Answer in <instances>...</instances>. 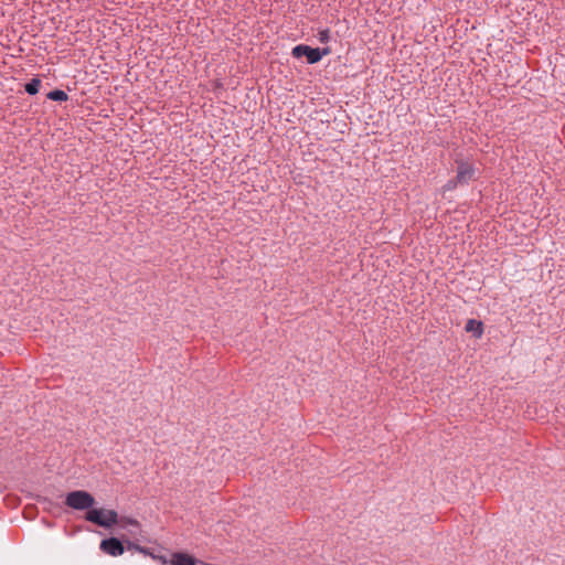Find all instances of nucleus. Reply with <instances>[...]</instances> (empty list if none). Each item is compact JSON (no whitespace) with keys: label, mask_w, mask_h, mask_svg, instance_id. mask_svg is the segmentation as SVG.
Instances as JSON below:
<instances>
[{"label":"nucleus","mask_w":565,"mask_h":565,"mask_svg":"<svg viewBox=\"0 0 565 565\" xmlns=\"http://www.w3.org/2000/svg\"><path fill=\"white\" fill-rule=\"evenodd\" d=\"M170 565H196L198 561L186 553H174L170 561Z\"/></svg>","instance_id":"423d86ee"},{"label":"nucleus","mask_w":565,"mask_h":565,"mask_svg":"<svg viewBox=\"0 0 565 565\" xmlns=\"http://www.w3.org/2000/svg\"><path fill=\"white\" fill-rule=\"evenodd\" d=\"M466 331L472 333L476 339H480L483 334V324L476 319H469L466 323Z\"/></svg>","instance_id":"0eeeda50"},{"label":"nucleus","mask_w":565,"mask_h":565,"mask_svg":"<svg viewBox=\"0 0 565 565\" xmlns=\"http://www.w3.org/2000/svg\"><path fill=\"white\" fill-rule=\"evenodd\" d=\"M47 98L56 102L67 100V94L64 90L55 89L47 94Z\"/></svg>","instance_id":"6e6552de"},{"label":"nucleus","mask_w":565,"mask_h":565,"mask_svg":"<svg viewBox=\"0 0 565 565\" xmlns=\"http://www.w3.org/2000/svg\"><path fill=\"white\" fill-rule=\"evenodd\" d=\"M330 54V50L328 47L326 49H312L308 45H297L292 49V55L297 58L301 56H306L308 63L315 64L318 63L323 56Z\"/></svg>","instance_id":"7ed1b4c3"},{"label":"nucleus","mask_w":565,"mask_h":565,"mask_svg":"<svg viewBox=\"0 0 565 565\" xmlns=\"http://www.w3.org/2000/svg\"><path fill=\"white\" fill-rule=\"evenodd\" d=\"M40 86H41V81L39 78H33L30 83H28L25 85V90L30 95H35L39 92Z\"/></svg>","instance_id":"1a4fd4ad"},{"label":"nucleus","mask_w":565,"mask_h":565,"mask_svg":"<svg viewBox=\"0 0 565 565\" xmlns=\"http://www.w3.org/2000/svg\"><path fill=\"white\" fill-rule=\"evenodd\" d=\"M134 548L136 551H138L139 553H142L145 555H149L151 557V555H153L152 553H150L147 548L142 547V546H139V545H135Z\"/></svg>","instance_id":"9b49d317"},{"label":"nucleus","mask_w":565,"mask_h":565,"mask_svg":"<svg viewBox=\"0 0 565 565\" xmlns=\"http://www.w3.org/2000/svg\"><path fill=\"white\" fill-rule=\"evenodd\" d=\"M65 504L74 510H90L95 504L94 497L84 490L67 493Z\"/></svg>","instance_id":"f03ea898"},{"label":"nucleus","mask_w":565,"mask_h":565,"mask_svg":"<svg viewBox=\"0 0 565 565\" xmlns=\"http://www.w3.org/2000/svg\"><path fill=\"white\" fill-rule=\"evenodd\" d=\"M318 39L321 43H327L330 40V31L328 29H322L318 32Z\"/></svg>","instance_id":"9d476101"},{"label":"nucleus","mask_w":565,"mask_h":565,"mask_svg":"<svg viewBox=\"0 0 565 565\" xmlns=\"http://www.w3.org/2000/svg\"><path fill=\"white\" fill-rule=\"evenodd\" d=\"M100 550L110 556L122 555L125 551L121 542L115 537L103 540L100 542Z\"/></svg>","instance_id":"20e7f679"},{"label":"nucleus","mask_w":565,"mask_h":565,"mask_svg":"<svg viewBox=\"0 0 565 565\" xmlns=\"http://www.w3.org/2000/svg\"><path fill=\"white\" fill-rule=\"evenodd\" d=\"M475 175V168L468 163H459L457 170V180L468 182Z\"/></svg>","instance_id":"39448f33"},{"label":"nucleus","mask_w":565,"mask_h":565,"mask_svg":"<svg viewBox=\"0 0 565 565\" xmlns=\"http://www.w3.org/2000/svg\"><path fill=\"white\" fill-rule=\"evenodd\" d=\"M85 519L88 522H92L94 524H97L102 527H111L115 524L119 523V516L118 513L113 509L107 508H92L87 511ZM120 523L122 527H126L128 525L138 527L139 523L135 519L124 518L120 520Z\"/></svg>","instance_id":"f257e3e1"},{"label":"nucleus","mask_w":565,"mask_h":565,"mask_svg":"<svg viewBox=\"0 0 565 565\" xmlns=\"http://www.w3.org/2000/svg\"><path fill=\"white\" fill-rule=\"evenodd\" d=\"M151 558L157 559V561H160V562H161V563H163V564L169 563V561H168L166 557H163V556L151 555Z\"/></svg>","instance_id":"f8f14e48"}]
</instances>
